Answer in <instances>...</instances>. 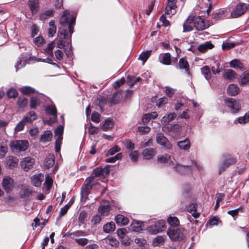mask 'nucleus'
Returning <instances> with one entry per match:
<instances>
[{
  "instance_id": "nucleus-44",
  "label": "nucleus",
  "mask_w": 249,
  "mask_h": 249,
  "mask_svg": "<svg viewBox=\"0 0 249 249\" xmlns=\"http://www.w3.org/2000/svg\"><path fill=\"white\" fill-rule=\"evenodd\" d=\"M114 125V122L112 119L108 118L107 119L103 124L102 128L104 131L108 130L111 129Z\"/></svg>"
},
{
  "instance_id": "nucleus-23",
  "label": "nucleus",
  "mask_w": 249,
  "mask_h": 249,
  "mask_svg": "<svg viewBox=\"0 0 249 249\" xmlns=\"http://www.w3.org/2000/svg\"><path fill=\"white\" fill-rule=\"evenodd\" d=\"M157 161L160 163H169L172 165L174 164L173 162L171 160V156L167 154L158 156Z\"/></svg>"
},
{
  "instance_id": "nucleus-28",
  "label": "nucleus",
  "mask_w": 249,
  "mask_h": 249,
  "mask_svg": "<svg viewBox=\"0 0 249 249\" xmlns=\"http://www.w3.org/2000/svg\"><path fill=\"white\" fill-rule=\"evenodd\" d=\"M108 174V171L107 169L98 167L94 170L92 176L94 178V177H104Z\"/></svg>"
},
{
  "instance_id": "nucleus-46",
  "label": "nucleus",
  "mask_w": 249,
  "mask_h": 249,
  "mask_svg": "<svg viewBox=\"0 0 249 249\" xmlns=\"http://www.w3.org/2000/svg\"><path fill=\"white\" fill-rule=\"evenodd\" d=\"M104 240L106 243L109 244L112 247L117 246L119 244L118 241L116 238L112 236H108Z\"/></svg>"
},
{
  "instance_id": "nucleus-7",
  "label": "nucleus",
  "mask_w": 249,
  "mask_h": 249,
  "mask_svg": "<svg viewBox=\"0 0 249 249\" xmlns=\"http://www.w3.org/2000/svg\"><path fill=\"white\" fill-rule=\"evenodd\" d=\"M162 130L172 136H177L180 134L181 126L178 124H168L162 127Z\"/></svg>"
},
{
  "instance_id": "nucleus-10",
  "label": "nucleus",
  "mask_w": 249,
  "mask_h": 249,
  "mask_svg": "<svg viewBox=\"0 0 249 249\" xmlns=\"http://www.w3.org/2000/svg\"><path fill=\"white\" fill-rule=\"evenodd\" d=\"M177 0H168L167 4L165 8V14L171 17L176 14L177 12Z\"/></svg>"
},
{
  "instance_id": "nucleus-21",
  "label": "nucleus",
  "mask_w": 249,
  "mask_h": 249,
  "mask_svg": "<svg viewBox=\"0 0 249 249\" xmlns=\"http://www.w3.org/2000/svg\"><path fill=\"white\" fill-rule=\"evenodd\" d=\"M167 237L166 235H159L154 238L152 241V244L154 247H160L163 245Z\"/></svg>"
},
{
  "instance_id": "nucleus-11",
  "label": "nucleus",
  "mask_w": 249,
  "mask_h": 249,
  "mask_svg": "<svg viewBox=\"0 0 249 249\" xmlns=\"http://www.w3.org/2000/svg\"><path fill=\"white\" fill-rule=\"evenodd\" d=\"M34 163V159L29 157H25L20 162L21 168L25 171H27L32 168Z\"/></svg>"
},
{
  "instance_id": "nucleus-9",
  "label": "nucleus",
  "mask_w": 249,
  "mask_h": 249,
  "mask_svg": "<svg viewBox=\"0 0 249 249\" xmlns=\"http://www.w3.org/2000/svg\"><path fill=\"white\" fill-rule=\"evenodd\" d=\"M248 7V5L244 3L238 4L231 13V17L236 18L241 16L247 10Z\"/></svg>"
},
{
  "instance_id": "nucleus-57",
  "label": "nucleus",
  "mask_w": 249,
  "mask_h": 249,
  "mask_svg": "<svg viewBox=\"0 0 249 249\" xmlns=\"http://www.w3.org/2000/svg\"><path fill=\"white\" fill-rule=\"evenodd\" d=\"M6 94L8 98H16L18 95V92L16 89L13 88H10L6 92Z\"/></svg>"
},
{
  "instance_id": "nucleus-3",
  "label": "nucleus",
  "mask_w": 249,
  "mask_h": 249,
  "mask_svg": "<svg viewBox=\"0 0 249 249\" xmlns=\"http://www.w3.org/2000/svg\"><path fill=\"white\" fill-rule=\"evenodd\" d=\"M224 104L227 108V111L231 114H238L241 110L242 107L239 100L227 98L224 100Z\"/></svg>"
},
{
  "instance_id": "nucleus-25",
  "label": "nucleus",
  "mask_w": 249,
  "mask_h": 249,
  "mask_svg": "<svg viewBox=\"0 0 249 249\" xmlns=\"http://www.w3.org/2000/svg\"><path fill=\"white\" fill-rule=\"evenodd\" d=\"M249 122V111H247L244 116H240L234 120V124H245Z\"/></svg>"
},
{
  "instance_id": "nucleus-39",
  "label": "nucleus",
  "mask_w": 249,
  "mask_h": 249,
  "mask_svg": "<svg viewBox=\"0 0 249 249\" xmlns=\"http://www.w3.org/2000/svg\"><path fill=\"white\" fill-rule=\"evenodd\" d=\"M177 115L175 113H170L167 116H164L161 119V123L165 124L172 121L176 117Z\"/></svg>"
},
{
  "instance_id": "nucleus-49",
  "label": "nucleus",
  "mask_w": 249,
  "mask_h": 249,
  "mask_svg": "<svg viewBox=\"0 0 249 249\" xmlns=\"http://www.w3.org/2000/svg\"><path fill=\"white\" fill-rule=\"evenodd\" d=\"M202 74L207 80H209L211 78V73L209 68L208 66H204L201 69Z\"/></svg>"
},
{
  "instance_id": "nucleus-33",
  "label": "nucleus",
  "mask_w": 249,
  "mask_h": 249,
  "mask_svg": "<svg viewBox=\"0 0 249 249\" xmlns=\"http://www.w3.org/2000/svg\"><path fill=\"white\" fill-rule=\"evenodd\" d=\"M32 189L30 187L23 188L19 193V196L21 198L29 196L33 193Z\"/></svg>"
},
{
  "instance_id": "nucleus-32",
  "label": "nucleus",
  "mask_w": 249,
  "mask_h": 249,
  "mask_svg": "<svg viewBox=\"0 0 249 249\" xmlns=\"http://www.w3.org/2000/svg\"><path fill=\"white\" fill-rule=\"evenodd\" d=\"M53 137V134L50 130H46L41 135L40 141L42 142H46L50 141Z\"/></svg>"
},
{
  "instance_id": "nucleus-20",
  "label": "nucleus",
  "mask_w": 249,
  "mask_h": 249,
  "mask_svg": "<svg viewBox=\"0 0 249 249\" xmlns=\"http://www.w3.org/2000/svg\"><path fill=\"white\" fill-rule=\"evenodd\" d=\"M195 16H190L183 24V32H187L193 30L192 22L194 20Z\"/></svg>"
},
{
  "instance_id": "nucleus-2",
  "label": "nucleus",
  "mask_w": 249,
  "mask_h": 249,
  "mask_svg": "<svg viewBox=\"0 0 249 249\" xmlns=\"http://www.w3.org/2000/svg\"><path fill=\"white\" fill-rule=\"evenodd\" d=\"M167 234L173 241H182L186 236L185 229L180 227H170L167 231Z\"/></svg>"
},
{
  "instance_id": "nucleus-54",
  "label": "nucleus",
  "mask_w": 249,
  "mask_h": 249,
  "mask_svg": "<svg viewBox=\"0 0 249 249\" xmlns=\"http://www.w3.org/2000/svg\"><path fill=\"white\" fill-rule=\"evenodd\" d=\"M99 212L103 215L106 216L110 211V207L108 205H102L99 207Z\"/></svg>"
},
{
  "instance_id": "nucleus-41",
  "label": "nucleus",
  "mask_w": 249,
  "mask_h": 249,
  "mask_svg": "<svg viewBox=\"0 0 249 249\" xmlns=\"http://www.w3.org/2000/svg\"><path fill=\"white\" fill-rule=\"evenodd\" d=\"M167 222L171 227L178 228L179 225V221L178 218L175 216H170L167 219Z\"/></svg>"
},
{
  "instance_id": "nucleus-37",
  "label": "nucleus",
  "mask_w": 249,
  "mask_h": 249,
  "mask_svg": "<svg viewBox=\"0 0 249 249\" xmlns=\"http://www.w3.org/2000/svg\"><path fill=\"white\" fill-rule=\"evenodd\" d=\"M56 31V27L54 24V20H51L49 22V28H48V36L50 37H52L54 36Z\"/></svg>"
},
{
  "instance_id": "nucleus-56",
  "label": "nucleus",
  "mask_w": 249,
  "mask_h": 249,
  "mask_svg": "<svg viewBox=\"0 0 249 249\" xmlns=\"http://www.w3.org/2000/svg\"><path fill=\"white\" fill-rule=\"evenodd\" d=\"M230 67L234 69H241L242 68V65L238 60H233L230 62Z\"/></svg>"
},
{
  "instance_id": "nucleus-59",
  "label": "nucleus",
  "mask_w": 249,
  "mask_h": 249,
  "mask_svg": "<svg viewBox=\"0 0 249 249\" xmlns=\"http://www.w3.org/2000/svg\"><path fill=\"white\" fill-rule=\"evenodd\" d=\"M20 91L25 94H28L35 92L34 89L29 86L23 87L20 89Z\"/></svg>"
},
{
  "instance_id": "nucleus-13",
  "label": "nucleus",
  "mask_w": 249,
  "mask_h": 249,
  "mask_svg": "<svg viewBox=\"0 0 249 249\" xmlns=\"http://www.w3.org/2000/svg\"><path fill=\"white\" fill-rule=\"evenodd\" d=\"M234 162L235 160L232 156L230 155H226L224 161L220 165V171H224L227 168Z\"/></svg>"
},
{
  "instance_id": "nucleus-12",
  "label": "nucleus",
  "mask_w": 249,
  "mask_h": 249,
  "mask_svg": "<svg viewBox=\"0 0 249 249\" xmlns=\"http://www.w3.org/2000/svg\"><path fill=\"white\" fill-rule=\"evenodd\" d=\"M2 187L6 192L11 191L14 187V180L9 177H5L2 180Z\"/></svg>"
},
{
  "instance_id": "nucleus-52",
  "label": "nucleus",
  "mask_w": 249,
  "mask_h": 249,
  "mask_svg": "<svg viewBox=\"0 0 249 249\" xmlns=\"http://www.w3.org/2000/svg\"><path fill=\"white\" fill-rule=\"evenodd\" d=\"M188 211L191 213L192 216L196 218L199 216V213L196 212V205L195 204L190 205L188 208Z\"/></svg>"
},
{
  "instance_id": "nucleus-45",
  "label": "nucleus",
  "mask_w": 249,
  "mask_h": 249,
  "mask_svg": "<svg viewBox=\"0 0 249 249\" xmlns=\"http://www.w3.org/2000/svg\"><path fill=\"white\" fill-rule=\"evenodd\" d=\"M91 189L81 187V200L82 202H85L88 199V196L89 194Z\"/></svg>"
},
{
  "instance_id": "nucleus-63",
  "label": "nucleus",
  "mask_w": 249,
  "mask_h": 249,
  "mask_svg": "<svg viewBox=\"0 0 249 249\" xmlns=\"http://www.w3.org/2000/svg\"><path fill=\"white\" fill-rule=\"evenodd\" d=\"M224 195L223 194H218L216 195V201L214 207V210H216L219 206V203L224 199Z\"/></svg>"
},
{
  "instance_id": "nucleus-38",
  "label": "nucleus",
  "mask_w": 249,
  "mask_h": 249,
  "mask_svg": "<svg viewBox=\"0 0 249 249\" xmlns=\"http://www.w3.org/2000/svg\"><path fill=\"white\" fill-rule=\"evenodd\" d=\"M55 46V43L54 41H53L50 43H49L47 47L44 49V52L45 54L50 55L53 56V49Z\"/></svg>"
},
{
  "instance_id": "nucleus-30",
  "label": "nucleus",
  "mask_w": 249,
  "mask_h": 249,
  "mask_svg": "<svg viewBox=\"0 0 249 249\" xmlns=\"http://www.w3.org/2000/svg\"><path fill=\"white\" fill-rule=\"evenodd\" d=\"M178 146L181 150L187 151L191 147L190 142L188 138H186L183 141L178 142Z\"/></svg>"
},
{
  "instance_id": "nucleus-42",
  "label": "nucleus",
  "mask_w": 249,
  "mask_h": 249,
  "mask_svg": "<svg viewBox=\"0 0 249 249\" xmlns=\"http://www.w3.org/2000/svg\"><path fill=\"white\" fill-rule=\"evenodd\" d=\"M223 76L227 79L232 80L236 78V73L231 69H228L224 71Z\"/></svg>"
},
{
  "instance_id": "nucleus-17",
  "label": "nucleus",
  "mask_w": 249,
  "mask_h": 249,
  "mask_svg": "<svg viewBox=\"0 0 249 249\" xmlns=\"http://www.w3.org/2000/svg\"><path fill=\"white\" fill-rule=\"evenodd\" d=\"M66 35L67 36L66 37H64L63 35H59V31L58 32L57 37L58 38V40L57 42V48L62 49L64 47L65 41L63 39H65L66 41L67 40H71V36L70 37V34L67 32Z\"/></svg>"
},
{
  "instance_id": "nucleus-40",
  "label": "nucleus",
  "mask_w": 249,
  "mask_h": 249,
  "mask_svg": "<svg viewBox=\"0 0 249 249\" xmlns=\"http://www.w3.org/2000/svg\"><path fill=\"white\" fill-rule=\"evenodd\" d=\"M213 47V44L211 42L208 41L204 44L200 45L198 47V50L199 51L204 53L206 52L208 49H211Z\"/></svg>"
},
{
  "instance_id": "nucleus-6",
  "label": "nucleus",
  "mask_w": 249,
  "mask_h": 249,
  "mask_svg": "<svg viewBox=\"0 0 249 249\" xmlns=\"http://www.w3.org/2000/svg\"><path fill=\"white\" fill-rule=\"evenodd\" d=\"M166 228V222L163 220L156 221L154 224L147 228V230L151 234H156L164 231Z\"/></svg>"
},
{
  "instance_id": "nucleus-62",
  "label": "nucleus",
  "mask_w": 249,
  "mask_h": 249,
  "mask_svg": "<svg viewBox=\"0 0 249 249\" xmlns=\"http://www.w3.org/2000/svg\"><path fill=\"white\" fill-rule=\"evenodd\" d=\"M150 131V128L147 126H140L138 127V131L140 134L148 133Z\"/></svg>"
},
{
  "instance_id": "nucleus-43",
  "label": "nucleus",
  "mask_w": 249,
  "mask_h": 249,
  "mask_svg": "<svg viewBox=\"0 0 249 249\" xmlns=\"http://www.w3.org/2000/svg\"><path fill=\"white\" fill-rule=\"evenodd\" d=\"M160 62L166 65H170L171 62V55L169 53H165L160 57Z\"/></svg>"
},
{
  "instance_id": "nucleus-27",
  "label": "nucleus",
  "mask_w": 249,
  "mask_h": 249,
  "mask_svg": "<svg viewBox=\"0 0 249 249\" xmlns=\"http://www.w3.org/2000/svg\"><path fill=\"white\" fill-rule=\"evenodd\" d=\"M240 91L238 86L234 84L230 85L227 88V92L231 96H235L237 95Z\"/></svg>"
},
{
  "instance_id": "nucleus-5",
  "label": "nucleus",
  "mask_w": 249,
  "mask_h": 249,
  "mask_svg": "<svg viewBox=\"0 0 249 249\" xmlns=\"http://www.w3.org/2000/svg\"><path fill=\"white\" fill-rule=\"evenodd\" d=\"M37 119V116L34 111H30L19 122L15 128V132L21 131L27 123H32Z\"/></svg>"
},
{
  "instance_id": "nucleus-35",
  "label": "nucleus",
  "mask_w": 249,
  "mask_h": 249,
  "mask_svg": "<svg viewBox=\"0 0 249 249\" xmlns=\"http://www.w3.org/2000/svg\"><path fill=\"white\" fill-rule=\"evenodd\" d=\"M178 67L181 70H184L185 72L189 73V65L187 60L185 58H182L179 59Z\"/></svg>"
},
{
  "instance_id": "nucleus-60",
  "label": "nucleus",
  "mask_w": 249,
  "mask_h": 249,
  "mask_svg": "<svg viewBox=\"0 0 249 249\" xmlns=\"http://www.w3.org/2000/svg\"><path fill=\"white\" fill-rule=\"evenodd\" d=\"M87 216V214L85 211H83L80 213L78 217V222L80 226L84 223Z\"/></svg>"
},
{
  "instance_id": "nucleus-47",
  "label": "nucleus",
  "mask_w": 249,
  "mask_h": 249,
  "mask_svg": "<svg viewBox=\"0 0 249 249\" xmlns=\"http://www.w3.org/2000/svg\"><path fill=\"white\" fill-rule=\"evenodd\" d=\"M249 83V72H245L240 76V84L244 85Z\"/></svg>"
},
{
  "instance_id": "nucleus-16",
  "label": "nucleus",
  "mask_w": 249,
  "mask_h": 249,
  "mask_svg": "<svg viewBox=\"0 0 249 249\" xmlns=\"http://www.w3.org/2000/svg\"><path fill=\"white\" fill-rule=\"evenodd\" d=\"M156 154V150L153 148H145L142 152V155L145 160L152 159Z\"/></svg>"
},
{
  "instance_id": "nucleus-24",
  "label": "nucleus",
  "mask_w": 249,
  "mask_h": 249,
  "mask_svg": "<svg viewBox=\"0 0 249 249\" xmlns=\"http://www.w3.org/2000/svg\"><path fill=\"white\" fill-rule=\"evenodd\" d=\"M173 169L178 173L180 174H185L187 172V170H189L190 165H183L179 163L176 164H173ZM191 166V165H190Z\"/></svg>"
},
{
  "instance_id": "nucleus-14",
  "label": "nucleus",
  "mask_w": 249,
  "mask_h": 249,
  "mask_svg": "<svg viewBox=\"0 0 249 249\" xmlns=\"http://www.w3.org/2000/svg\"><path fill=\"white\" fill-rule=\"evenodd\" d=\"M18 159L13 156H9L6 158V167L9 169H14L18 165Z\"/></svg>"
},
{
  "instance_id": "nucleus-58",
  "label": "nucleus",
  "mask_w": 249,
  "mask_h": 249,
  "mask_svg": "<svg viewBox=\"0 0 249 249\" xmlns=\"http://www.w3.org/2000/svg\"><path fill=\"white\" fill-rule=\"evenodd\" d=\"M33 42L37 46L40 47L44 44L45 40L42 36H38L34 38Z\"/></svg>"
},
{
  "instance_id": "nucleus-36",
  "label": "nucleus",
  "mask_w": 249,
  "mask_h": 249,
  "mask_svg": "<svg viewBox=\"0 0 249 249\" xmlns=\"http://www.w3.org/2000/svg\"><path fill=\"white\" fill-rule=\"evenodd\" d=\"M116 227L113 222H110L103 226V231L107 233H111L114 231Z\"/></svg>"
},
{
  "instance_id": "nucleus-61",
  "label": "nucleus",
  "mask_w": 249,
  "mask_h": 249,
  "mask_svg": "<svg viewBox=\"0 0 249 249\" xmlns=\"http://www.w3.org/2000/svg\"><path fill=\"white\" fill-rule=\"evenodd\" d=\"M122 157L121 153H118L114 157L107 158L106 160L107 162L114 163L116 160H120Z\"/></svg>"
},
{
  "instance_id": "nucleus-64",
  "label": "nucleus",
  "mask_w": 249,
  "mask_h": 249,
  "mask_svg": "<svg viewBox=\"0 0 249 249\" xmlns=\"http://www.w3.org/2000/svg\"><path fill=\"white\" fill-rule=\"evenodd\" d=\"M176 91V89L170 87H165V93L169 97H172Z\"/></svg>"
},
{
  "instance_id": "nucleus-29",
  "label": "nucleus",
  "mask_w": 249,
  "mask_h": 249,
  "mask_svg": "<svg viewBox=\"0 0 249 249\" xmlns=\"http://www.w3.org/2000/svg\"><path fill=\"white\" fill-rule=\"evenodd\" d=\"M115 220L116 223L119 226L127 225L129 222L128 219L121 214H117L115 216Z\"/></svg>"
},
{
  "instance_id": "nucleus-15",
  "label": "nucleus",
  "mask_w": 249,
  "mask_h": 249,
  "mask_svg": "<svg viewBox=\"0 0 249 249\" xmlns=\"http://www.w3.org/2000/svg\"><path fill=\"white\" fill-rule=\"evenodd\" d=\"M193 21L194 25L197 30H203L208 27V26L205 23L203 19L200 17L198 16L196 17L195 16Z\"/></svg>"
},
{
  "instance_id": "nucleus-26",
  "label": "nucleus",
  "mask_w": 249,
  "mask_h": 249,
  "mask_svg": "<svg viewBox=\"0 0 249 249\" xmlns=\"http://www.w3.org/2000/svg\"><path fill=\"white\" fill-rule=\"evenodd\" d=\"M143 227V222L137 220H133L130 226V229L135 232H139L142 230Z\"/></svg>"
},
{
  "instance_id": "nucleus-4",
  "label": "nucleus",
  "mask_w": 249,
  "mask_h": 249,
  "mask_svg": "<svg viewBox=\"0 0 249 249\" xmlns=\"http://www.w3.org/2000/svg\"><path fill=\"white\" fill-rule=\"evenodd\" d=\"M28 146V142L26 140H12L9 143L10 148L13 153L25 151L27 149Z\"/></svg>"
},
{
  "instance_id": "nucleus-31",
  "label": "nucleus",
  "mask_w": 249,
  "mask_h": 249,
  "mask_svg": "<svg viewBox=\"0 0 249 249\" xmlns=\"http://www.w3.org/2000/svg\"><path fill=\"white\" fill-rule=\"evenodd\" d=\"M54 161L55 158L54 155L53 154H49L45 159L44 166L47 168H50L53 166L54 164Z\"/></svg>"
},
{
  "instance_id": "nucleus-50",
  "label": "nucleus",
  "mask_w": 249,
  "mask_h": 249,
  "mask_svg": "<svg viewBox=\"0 0 249 249\" xmlns=\"http://www.w3.org/2000/svg\"><path fill=\"white\" fill-rule=\"evenodd\" d=\"M45 111L47 114H51L53 116H56V108L53 105L47 106L45 108Z\"/></svg>"
},
{
  "instance_id": "nucleus-34",
  "label": "nucleus",
  "mask_w": 249,
  "mask_h": 249,
  "mask_svg": "<svg viewBox=\"0 0 249 249\" xmlns=\"http://www.w3.org/2000/svg\"><path fill=\"white\" fill-rule=\"evenodd\" d=\"M41 95L32 97L30 100V107L35 109L41 103Z\"/></svg>"
},
{
  "instance_id": "nucleus-22",
  "label": "nucleus",
  "mask_w": 249,
  "mask_h": 249,
  "mask_svg": "<svg viewBox=\"0 0 249 249\" xmlns=\"http://www.w3.org/2000/svg\"><path fill=\"white\" fill-rule=\"evenodd\" d=\"M26 54H22L19 58V60L17 61L15 65V68L18 70L24 67L28 62V57L25 56Z\"/></svg>"
},
{
  "instance_id": "nucleus-1",
  "label": "nucleus",
  "mask_w": 249,
  "mask_h": 249,
  "mask_svg": "<svg viewBox=\"0 0 249 249\" xmlns=\"http://www.w3.org/2000/svg\"><path fill=\"white\" fill-rule=\"evenodd\" d=\"M75 18V16L73 14H71L69 11H65L60 18V26L59 27V34L63 35L64 37H66V34L68 32L71 37L73 32Z\"/></svg>"
},
{
  "instance_id": "nucleus-51",
  "label": "nucleus",
  "mask_w": 249,
  "mask_h": 249,
  "mask_svg": "<svg viewBox=\"0 0 249 249\" xmlns=\"http://www.w3.org/2000/svg\"><path fill=\"white\" fill-rule=\"evenodd\" d=\"M94 179V178L92 176L87 178L86 179L84 184L82 185V187L85 188H87V189L88 188L91 189L92 188Z\"/></svg>"
},
{
  "instance_id": "nucleus-48",
  "label": "nucleus",
  "mask_w": 249,
  "mask_h": 249,
  "mask_svg": "<svg viewBox=\"0 0 249 249\" xmlns=\"http://www.w3.org/2000/svg\"><path fill=\"white\" fill-rule=\"evenodd\" d=\"M151 53V51H147L142 53L139 57V59L142 61V65H144Z\"/></svg>"
},
{
  "instance_id": "nucleus-55",
  "label": "nucleus",
  "mask_w": 249,
  "mask_h": 249,
  "mask_svg": "<svg viewBox=\"0 0 249 249\" xmlns=\"http://www.w3.org/2000/svg\"><path fill=\"white\" fill-rule=\"evenodd\" d=\"M53 13V10L49 9L41 13L39 15L40 19L41 20L46 19L51 17Z\"/></svg>"
},
{
  "instance_id": "nucleus-8",
  "label": "nucleus",
  "mask_w": 249,
  "mask_h": 249,
  "mask_svg": "<svg viewBox=\"0 0 249 249\" xmlns=\"http://www.w3.org/2000/svg\"><path fill=\"white\" fill-rule=\"evenodd\" d=\"M156 142L158 144L163 146L164 148L169 149L172 148L171 142L168 140L167 138L164 136L162 133H158L156 137Z\"/></svg>"
},
{
  "instance_id": "nucleus-53",
  "label": "nucleus",
  "mask_w": 249,
  "mask_h": 249,
  "mask_svg": "<svg viewBox=\"0 0 249 249\" xmlns=\"http://www.w3.org/2000/svg\"><path fill=\"white\" fill-rule=\"evenodd\" d=\"M17 104L20 108H24L26 107L28 104V100L25 97H19L18 100Z\"/></svg>"
},
{
  "instance_id": "nucleus-19",
  "label": "nucleus",
  "mask_w": 249,
  "mask_h": 249,
  "mask_svg": "<svg viewBox=\"0 0 249 249\" xmlns=\"http://www.w3.org/2000/svg\"><path fill=\"white\" fill-rule=\"evenodd\" d=\"M28 5L33 15L36 14L39 11L38 0H29Z\"/></svg>"
},
{
  "instance_id": "nucleus-18",
  "label": "nucleus",
  "mask_w": 249,
  "mask_h": 249,
  "mask_svg": "<svg viewBox=\"0 0 249 249\" xmlns=\"http://www.w3.org/2000/svg\"><path fill=\"white\" fill-rule=\"evenodd\" d=\"M43 178L44 176L42 174L35 175L31 178V183L34 186L39 187L41 185V182L43 180Z\"/></svg>"
}]
</instances>
